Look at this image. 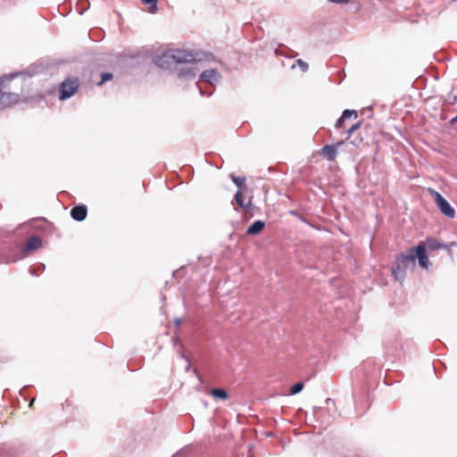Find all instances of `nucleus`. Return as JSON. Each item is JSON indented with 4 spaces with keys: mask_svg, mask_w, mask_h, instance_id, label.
Wrapping results in <instances>:
<instances>
[{
    "mask_svg": "<svg viewBox=\"0 0 457 457\" xmlns=\"http://www.w3.org/2000/svg\"><path fill=\"white\" fill-rule=\"evenodd\" d=\"M428 192L433 197L442 214L449 219H453L455 217V210L451 206L447 200L442 196L441 194L430 187L428 188Z\"/></svg>",
    "mask_w": 457,
    "mask_h": 457,
    "instance_id": "20e7f679",
    "label": "nucleus"
},
{
    "mask_svg": "<svg viewBox=\"0 0 457 457\" xmlns=\"http://www.w3.org/2000/svg\"><path fill=\"white\" fill-rule=\"evenodd\" d=\"M361 124V121H358V122H356L355 124L352 125V126L347 129V134H348V135L353 134L355 130H357L358 129H360Z\"/></svg>",
    "mask_w": 457,
    "mask_h": 457,
    "instance_id": "412c9836",
    "label": "nucleus"
},
{
    "mask_svg": "<svg viewBox=\"0 0 457 457\" xmlns=\"http://www.w3.org/2000/svg\"><path fill=\"white\" fill-rule=\"evenodd\" d=\"M87 208L86 205L80 204L74 206L71 211V216L77 221H82L87 218Z\"/></svg>",
    "mask_w": 457,
    "mask_h": 457,
    "instance_id": "9d476101",
    "label": "nucleus"
},
{
    "mask_svg": "<svg viewBox=\"0 0 457 457\" xmlns=\"http://www.w3.org/2000/svg\"><path fill=\"white\" fill-rule=\"evenodd\" d=\"M343 144L344 141L341 140L334 145H326L320 149V154L328 161L333 162L336 160L338 147Z\"/></svg>",
    "mask_w": 457,
    "mask_h": 457,
    "instance_id": "0eeeda50",
    "label": "nucleus"
},
{
    "mask_svg": "<svg viewBox=\"0 0 457 457\" xmlns=\"http://www.w3.org/2000/svg\"><path fill=\"white\" fill-rule=\"evenodd\" d=\"M357 119L358 113L354 110H345L342 113V116L337 120L335 127L337 129H341L345 127V122L346 120L350 118Z\"/></svg>",
    "mask_w": 457,
    "mask_h": 457,
    "instance_id": "9b49d317",
    "label": "nucleus"
},
{
    "mask_svg": "<svg viewBox=\"0 0 457 457\" xmlns=\"http://www.w3.org/2000/svg\"><path fill=\"white\" fill-rule=\"evenodd\" d=\"M11 106L0 91V109Z\"/></svg>",
    "mask_w": 457,
    "mask_h": 457,
    "instance_id": "aec40b11",
    "label": "nucleus"
},
{
    "mask_svg": "<svg viewBox=\"0 0 457 457\" xmlns=\"http://www.w3.org/2000/svg\"><path fill=\"white\" fill-rule=\"evenodd\" d=\"M157 2L158 0H142L143 4L149 5L147 11L151 13H155L157 12Z\"/></svg>",
    "mask_w": 457,
    "mask_h": 457,
    "instance_id": "f3484780",
    "label": "nucleus"
},
{
    "mask_svg": "<svg viewBox=\"0 0 457 457\" xmlns=\"http://www.w3.org/2000/svg\"><path fill=\"white\" fill-rule=\"evenodd\" d=\"M155 64L162 69H169L172 64H174L170 50L156 57Z\"/></svg>",
    "mask_w": 457,
    "mask_h": 457,
    "instance_id": "1a4fd4ad",
    "label": "nucleus"
},
{
    "mask_svg": "<svg viewBox=\"0 0 457 457\" xmlns=\"http://www.w3.org/2000/svg\"><path fill=\"white\" fill-rule=\"evenodd\" d=\"M303 384L302 382L296 383L291 387L290 394L291 395L298 394L299 392H301L303 390Z\"/></svg>",
    "mask_w": 457,
    "mask_h": 457,
    "instance_id": "a211bd4d",
    "label": "nucleus"
},
{
    "mask_svg": "<svg viewBox=\"0 0 457 457\" xmlns=\"http://www.w3.org/2000/svg\"><path fill=\"white\" fill-rule=\"evenodd\" d=\"M296 62L299 65V67L302 69L303 71H306L308 70V64L305 62H303V60L298 59L296 61Z\"/></svg>",
    "mask_w": 457,
    "mask_h": 457,
    "instance_id": "4be33fe9",
    "label": "nucleus"
},
{
    "mask_svg": "<svg viewBox=\"0 0 457 457\" xmlns=\"http://www.w3.org/2000/svg\"><path fill=\"white\" fill-rule=\"evenodd\" d=\"M235 201L237 204L242 209H248L252 204V199H250L247 203L245 202L244 199V191L238 190L235 195Z\"/></svg>",
    "mask_w": 457,
    "mask_h": 457,
    "instance_id": "4468645a",
    "label": "nucleus"
},
{
    "mask_svg": "<svg viewBox=\"0 0 457 457\" xmlns=\"http://www.w3.org/2000/svg\"><path fill=\"white\" fill-rule=\"evenodd\" d=\"M265 228V222L255 220L246 230L247 235L254 236L260 234Z\"/></svg>",
    "mask_w": 457,
    "mask_h": 457,
    "instance_id": "ddd939ff",
    "label": "nucleus"
},
{
    "mask_svg": "<svg viewBox=\"0 0 457 457\" xmlns=\"http://www.w3.org/2000/svg\"><path fill=\"white\" fill-rule=\"evenodd\" d=\"M453 122H456L457 121V115L452 120Z\"/></svg>",
    "mask_w": 457,
    "mask_h": 457,
    "instance_id": "393cba45",
    "label": "nucleus"
},
{
    "mask_svg": "<svg viewBox=\"0 0 457 457\" xmlns=\"http://www.w3.org/2000/svg\"><path fill=\"white\" fill-rule=\"evenodd\" d=\"M416 260H418V257H416L413 248H411L407 254L400 253L396 255L395 266L392 269V273L395 278L399 279L400 278H403L410 263H414Z\"/></svg>",
    "mask_w": 457,
    "mask_h": 457,
    "instance_id": "7ed1b4c3",
    "label": "nucleus"
},
{
    "mask_svg": "<svg viewBox=\"0 0 457 457\" xmlns=\"http://www.w3.org/2000/svg\"><path fill=\"white\" fill-rule=\"evenodd\" d=\"M328 2H331V3H336V4H346L349 2V0H328Z\"/></svg>",
    "mask_w": 457,
    "mask_h": 457,
    "instance_id": "5701e85b",
    "label": "nucleus"
},
{
    "mask_svg": "<svg viewBox=\"0 0 457 457\" xmlns=\"http://www.w3.org/2000/svg\"><path fill=\"white\" fill-rule=\"evenodd\" d=\"M42 246V240L37 236H32L29 237L22 247V251L29 253L33 250L39 249Z\"/></svg>",
    "mask_w": 457,
    "mask_h": 457,
    "instance_id": "6e6552de",
    "label": "nucleus"
},
{
    "mask_svg": "<svg viewBox=\"0 0 457 457\" xmlns=\"http://www.w3.org/2000/svg\"><path fill=\"white\" fill-rule=\"evenodd\" d=\"M0 91L9 104L12 105L20 100L22 85L13 76L4 77L0 79Z\"/></svg>",
    "mask_w": 457,
    "mask_h": 457,
    "instance_id": "f03ea898",
    "label": "nucleus"
},
{
    "mask_svg": "<svg viewBox=\"0 0 457 457\" xmlns=\"http://www.w3.org/2000/svg\"><path fill=\"white\" fill-rule=\"evenodd\" d=\"M102 79L101 81L98 83V85H102L104 82L105 81H108V80H111L112 79V73H109V72H106V73H103L102 76H101Z\"/></svg>",
    "mask_w": 457,
    "mask_h": 457,
    "instance_id": "6ab92c4d",
    "label": "nucleus"
},
{
    "mask_svg": "<svg viewBox=\"0 0 457 457\" xmlns=\"http://www.w3.org/2000/svg\"><path fill=\"white\" fill-rule=\"evenodd\" d=\"M174 64L192 62L195 61L193 54L185 50H170Z\"/></svg>",
    "mask_w": 457,
    "mask_h": 457,
    "instance_id": "423d86ee",
    "label": "nucleus"
},
{
    "mask_svg": "<svg viewBox=\"0 0 457 457\" xmlns=\"http://www.w3.org/2000/svg\"><path fill=\"white\" fill-rule=\"evenodd\" d=\"M186 74H188V75H191L192 77L195 76V73L192 72L190 70H188L187 72H184L183 75H186Z\"/></svg>",
    "mask_w": 457,
    "mask_h": 457,
    "instance_id": "b1692460",
    "label": "nucleus"
},
{
    "mask_svg": "<svg viewBox=\"0 0 457 457\" xmlns=\"http://www.w3.org/2000/svg\"><path fill=\"white\" fill-rule=\"evenodd\" d=\"M78 88L79 80L77 79L64 80L60 87V99L64 100L72 96Z\"/></svg>",
    "mask_w": 457,
    "mask_h": 457,
    "instance_id": "39448f33",
    "label": "nucleus"
},
{
    "mask_svg": "<svg viewBox=\"0 0 457 457\" xmlns=\"http://www.w3.org/2000/svg\"><path fill=\"white\" fill-rule=\"evenodd\" d=\"M219 79V74L218 72L213 70H206L201 74V80L207 82L211 85H212L214 82H217Z\"/></svg>",
    "mask_w": 457,
    "mask_h": 457,
    "instance_id": "f8f14e48",
    "label": "nucleus"
},
{
    "mask_svg": "<svg viewBox=\"0 0 457 457\" xmlns=\"http://www.w3.org/2000/svg\"><path fill=\"white\" fill-rule=\"evenodd\" d=\"M232 181L238 187V190L245 191L246 189V184L245 180L246 179L245 177H237L234 175L230 176Z\"/></svg>",
    "mask_w": 457,
    "mask_h": 457,
    "instance_id": "dca6fc26",
    "label": "nucleus"
},
{
    "mask_svg": "<svg viewBox=\"0 0 457 457\" xmlns=\"http://www.w3.org/2000/svg\"><path fill=\"white\" fill-rule=\"evenodd\" d=\"M446 245L443 243H439L434 238H427L424 241H420L417 246L413 247L416 257H418L419 264L423 269H428L431 265L426 252H433L436 250L445 248Z\"/></svg>",
    "mask_w": 457,
    "mask_h": 457,
    "instance_id": "f257e3e1",
    "label": "nucleus"
},
{
    "mask_svg": "<svg viewBox=\"0 0 457 457\" xmlns=\"http://www.w3.org/2000/svg\"><path fill=\"white\" fill-rule=\"evenodd\" d=\"M210 395L217 399L227 400L228 398V392L223 388H212Z\"/></svg>",
    "mask_w": 457,
    "mask_h": 457,
    "instance_id": "2eb2a0df",
    "label": "nucleus"
}]
</instances>
